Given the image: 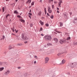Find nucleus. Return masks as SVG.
Returning a JSON list of instances; mask_svg holds the SVG:
<instances>
[{"mask_svg":"<svg viewBox=\"0 0 77 77\" xmlns=\"http://www.w3.org/2000/svg\"><path fill=\"white\" fill-rule=\"evenodd\" d=\"M44 38L46 41H50V40L51 39V37L48 35L45 36Z\"/></svg>","mask_w":77,"mask_h":77,"instance_id":"nucleus-1","label":"nucleus"},{"mask_svg":"<svg viewBox=\"0 0 77 77\" xmlns=\"http://www.w3.org/2000/svg\"><path fill=\"white\" fill-rule=\"evenodd\" d=\"M50 59L48 57H46L45 58V63L46 64L47 63H48V61H49Z\"/></svg>","mask_w":77,"mask_h":77,"instance_id":"nucleus-2","label":"nucleus"},{"mask_svg":"<svg viewBox=\"0 0 77 77\" xmlns=\"http://www.w3.org/2000/svg\"><path fill=\"white\" fill-rule=\"evenodd\" d=\"M47 9L49 13V14H51L52 12V10L51 9V8L50 7H47Z\"/></svg>","mask_w":77,"mask_h":77,"instance_id":"nucleus-3","label":"nucleus"},{"mask_svg":"<svg viewBox=\"0 0 77 77\" xmlns=\"http://www.w3.org/2000/svg\"><path fill=\"white\" fill-rule=\"evenodd\" d=\"M10 73V70H7L5 73V74L6 75H8Z\"/></svg>","mask_w":77,"mask_h":77,"instance_id":"nucleus-4","label":"nucleus"},{"mask_svg":"<svg viewBox=\"0 0 77 77\" xmlns=\"http://www.w3.org/2000/svg\"><path fill=\"white\" fill-rule=\"evenodd\" d=\"M53 42L54 43H57L58 42V40L56 38H54L53 39Z\"/></svg>","mask_w":77,"mask_h":77,"instance_id":"nucleus-5","label":"nucleus"},{"mask_svg":"<svg viewBox=\"0 0 77 77\" xmlns=\"http://www.w3.org/2000/svg\"><path fill=\"white\" fill-rule=\"evenodd\" d=\"M59 2H58V6L61 8V3H62V0H59Z\"/></svg>","mask_w":77,"mask_h":77,"instance_id":"nucleus-6","label":"nucleus"},{"mask_svg":"<svg viewBox=\"0 0 77 77\" xmlns=\"http://www.w3.org/2000/svg\"><path fill=\"white\" fill-rule=\"evenodd\" d=\"M14 48V46L13 45H10L8 47L9 50H11V49H12V48Z\"/></svg>","mask_w":77,"mask_h":77,"instance_id":"nucleus-7","label":"nucleus"},{"mask_svg":"<svg viewBox=\"0 0 77 77\" xmlns=\"http://www.w3.org/2000/svg\"><path fill=\"white\" fill-rule=\"evenodd\" d=\"M60 44H63V43H65L66 42V40H60Z\"/></svg>","mask_w":77,"mask_h":77,"instance_id":"nucleus-8","label":"nucleus"},{"mask_svg":"<svg viewBox=\"0 0 77 77\" xmlns=\"http://www.w3.org/2000/svg\"><path fill=\"white\" fill-rule=\"evenodd\" d=\"M22 38L23 39H24V40H27V39H28V38H27V37L26 36L24 37V35H22Z\"/></svg>","mask_w":77,"mask_h":77,"instance_id":"nucleus-9","label":"nucleus"},{"mask_svg":"<svg viewBox=\"0 0 77 77\" xmlns=\"http://www.w3.org/2000/svg\"><path fill=\"white\" fill-rule=\"evenodd\" d=\"M73 23H74V24H76L77 23V18H74L73 21Z\"/></svg>","mask_w":77,"mask_h":77,"instance_id":"nucleus-10","label":"nucleus"},{"mask_svg":"<svg viewBox=\"0 0 77 77\" xmlns=\"http://www.w3.org/2000/svg\"><path fill=\"white\" fill-rule=\"evenodd\" d=\"M63 15L64 16L65 18H68V16H67V15H66V13H64L63 14Z\"/></svg>","mask_w":77,"mask_h":77,"instance_id":"nucleus-11","label":"nucleus"},{"mask_svg":"<svg viewBox=\"0 0 77 77\" xmlns=\"http://www.w3.org/2000/svg\"><path fill=\"white\" fill-rule=\"evenodd\" d=\"M31 3V0H28L26 2V4H29Z\"/></svg>","mask_w":77,"mask_h":77,"instance_id":"nucleus-12","label":"nucleus"},{"mask_svg":"<svg viewBox=\"0 0 77 77\" xmlns=\"http://www.w3.org/2000/svg\"><path fill=\"white\" fill-rule=\"evenodd\" d=\"M20 21H21V22H22V23H24V22L25 21L23 19V17H22V18L20 19Z\"/></svg>","mask_w":77,"mask_h":77,"instance_id":"nucleus-13","label":"nucleus"},{"mask_svg":"<svg viewBox=\"0 0 77 77\" xmlns=\"http://www.w3.org/2000/svg\"><path fill=\"white\" fill-rule=\"evenodd\" d=\"M39 23H40L41 25H42V26H43V25H44V23L42 22V21H41V20H40L39 21Z\"/></svg>","mask_w":77,"mask_h":77,"instance_id":"nucleus-14","label":"nucleus"},{"mask_svg":"<svg viewBox=\"0 0 77 77\" xmlns=\"http://www.w3.org/2000/svg\"><path fill=\"white\" fill-rule=\"evenodd\" d=\"M4 69V67L0 68V71H2Z\"/></svg>","mask_w":77,"mask_h":77,"instance_id":"nucleus-15","label":"nucleus"},{"mask_svg":"<svg viewBox=\"0 0 77 77\" xmlns=\"http://www.w3.org/2000/svg\"><path fill=\"white\" fill-rule=\"evenodd\" d=\"M65 63V60H63L62 61V63L63 64H64V63Z\"/></svg>","mask_w":77,"mask_h":77,"instance_id":"nucleus-16","label":"nucleus"},{"mask_svg":"<svg viewBox=\"0 0 77 77\" xmlns=\"http://www.w3.org/2000/svg\"><path fill=\"white\" fill-rule=\"evenodd\" d=\"M47 45L48 46H49V45H52L50 43H48L47 44Z\"/></svg>","mask_w":77,"mask_h":77,"instance_id":"nucleus-17","label":"nucleus"},{"mask_svg":"<svg viewBox=\"0 0 77 77\" xmlns=\"http://www.w3.org/2000/svg\"><path fill=\"white\" fill-rule=\"evenodd\" d=\"M70 39H71V37H68L66 39L67 41H69V40H70Z\"/></svg>","mask_w":77,"mask_h":77,"instance_id":"nucleus-18","label":"nucleus"},{"mask_svg":"<svg viewBox=\"0 0 77 77\" xmlns=\"http://www.w3.org/2000/svg\"><path fill=\"white\" fill-rule=\"evenodd\" d=\"M60 26L61 27H62V26H63V23H62L61 22H60Z\"/></svg>","mask_w":77,"mask_h":77,"instance_id":"nucleus-19","label":"nucleus"},{"mask_svg":"<svg viewBox=\"0 0 77 77\" xmlns=\"http://www.w3.org/2000/svg\"><path fill=\"white\" fill-rule=\"evenodd\" d=\"M41 14H42V12L41 11H40L38 13V15H41Z\"/></svg>","mask_w":77,"mask_h":77,"instance_id":"nucleus-20","label":"nucleus"},{"mask_svg":"<svg viewBox=\"0 0 77 77\" xmlns=\"http://www.w3.org/2000/svg\"><path fill=\"white\" fill-rule=\"evenodd\" d=\"M17 17H18V18H22V17H21V16H20V15H17Z\"/></svg>","mask_w":77,"mask_h":77,"instance_id":"nucleus-21","label":"nucleus"},{"mask_svg":"<svg viewBox=\"0 0 77 77\" xmlns=\"http://www.w3.org/2000/svg\"><path fill=\"white\" fill-rule=\"evenodd\" d=\"M2 10L3 12H4L5 11V8L3 7L2 8Z\"/></svg>","mask_w":77,"mask_h":77,"instance_id":"nucleus-22","label":"nucleus"},{"mask_svg":"<svg viewBox=\"0 0 77 77\" xmlns=\"http://www.w3.org/2000/svg\"><path fill=\"white\" fill-rule=\"evenodd\" d=\"M14 14H18V12L17 11H15L14 12Z\"/></svg>","mask_w":77,"mask_h":77,"instance_id":"nucleus-23","label":"nucleus"},{"mask_svg":"<svg viewBox=\"0 0 77 77\" xmlns=\"http://www.w3.org/2000/svg\"><path fill=\"white\" fill-rule=\"evenodd\" d=\"M14 28H15V27L14 26L13 28L12 29V28H11V29L12 30L13 32H14Z\"/></svg>","mask_w":77,"mask_h":77,"instance_id":"nucleus-24","label":"nucleus"},{"mask_svg":"<svg viewBox=\"0 0 77 77\" xmlns=\"http://www.w3.org/2000/svg\"><path fill=\"white\" fill-rule=\"evenodd\" d=\"M34 2H32V3H31V5L32 6H33V5H34Z\"/></svg>","mask_w":77,"mask_h":77,"instance_id":"nucleus-25","label":"nucleus"},{"mask_svg":"<svg viewBox=\"0 0 77 77\" xmlns=\"http://www.w3.org/2000/svg\"><path fill=\"white\" fill-rule=\"evenodd\" d=\"M34 57L36 59H38V57H37V56L35 55V56H34Z\"/></svg>","mask_w":77,"mask_h":77,"instance_id":"nucleus-26","label":"nucleus"},{"mask_svg":"<svg viewBox=\"0 0 77 77\" xmlns=\"http://www.w3.org/2000/svg\"><path fill=\"white\" fill-rule=\"evenodd\" d=\"M10 15L9 14H8L6 16V18H8V17H9Z\"/></svg>","mask_w":77,"mask_h":77,"instance_id":"nucleus-27","label":"nucleus"},{"mask_svg":"<svg viewBox=\"0 0 77 77\" xmlns=\"http://www.w3.org/2000/svg\"><path fill=\"white\" fill-rule=\"evenodd\" d=\"M27 73H25L24 74V76L25 77H27Z\"/></svg>","mask_w":77,"mask_h":77,"instance_id":"nucleus-28","label":"nucleus"},{"mask_svg":"<svg viewBox=\"0 0 77 77\" xmlns=\"http://www.w3.org/2000/svg\"><path fill=\"white\" fill-rule=\"evenodd\" d=\"M53 15H52L50 17V18L51 19H53Z\"/></svg>","mask_w":77,"mask_h":77,"instance_id":"nucleus-29","label":"nucleus"},{"mask_svg":"<svg viewBox=\"0 0 77 77\" xmlns=\"http://www.w3.org/2000/svg\"><path fill=\"white\" fill-rule=\"evenodd\" d=\"M54 5H52V9H53V8H54Z\"/></svg>","mask_w":77,"mask_h":77,"instance_id":"nucleus-30","label":"nucleus"},{"mask_svg":"<svg viewBox=\"0 0 77 77\" xmlns=\"http://www.w3.org/2000/svg\"><path fill=\"white\" fill-rule=\"evenodd\" d=\"M3 63L2 62H0V66L2 65Z\"/></svg>","mask_w":77,"mask_h":77,"instance_id":"nucleus-31","label":"nucleus"},{"mask_svg":"<svg viewBox=\"0 0 77 77\" xmlns=\"http://www.w3.org/2000/svg\"><path fill=\"white\" fill-rule=\"evenodd\" d=\"M42 0H41L39 1V2L40 3H42Z\"/></svg>","mask_w":77,"mask_h":77,"instance_id":"nucleus-32","label":"nucleus"},{"mask_svg":"<svg viewBox=\"0 0 77 77\" xmlns=\"http://www.w3.org/2000/svg\"><path fill=\"white\" fill-rule=\"evenodd\" d=\"M33 26V24H30V27H32Z\"/></svg>","mask_w":77,"mask_h":77,"instance_id":"nucleus-33","label":"nucleus"},{"mask_svg":"<svg viewBox=\"0 0 77 77\" xmlns=\"http://www.w3.org/2000/svg\"><path fill=\"white\" fill-rule=\"evenodd\" d=\"M53 0H49V2L50 3L51 2H53Z\"/></svg>","mask_w":77,"mask_h":77,"instance_id":"nucleus-34","label":"nucleus"},{"mask_svg":"<svg viewBox=\"0 0 77 77\" xmlns=\"http://www.w3.org/2000/svg\"><path fill=\"white\" fill-rule=\"evenodd\" d=\"M57 56H60V53H59L57 54Z\"/></svg>","mask_w":77,"mask_h":77,"instance_id":"nucleus-35","label":"nucleus"},{"mask_svg":"<svg viewBox=\"0 0 77 77\" xmlns=\"http://www.w3.org/2000/svg\"><path fill=\"white\" fill-rule=\"evenodd\" d=\"M40 32H41V31H42V28H41L40 29Z\"/></svg>","mask_w":77,"mask_h":77,"instance_id":"nucleus-36","label":"nucleus"},{"mask_svg":"<svg viewBox=\"0 0 77 77\" xmlns=\"http://www.w3.org/2000/svg\"><path fill=\"white\" fill-rule=\"evenodd\" d=\"M29 15H30V16H31V15H32V13H29Z\"/></svg>","mask_w":77,"mask_h":77,"instance_id":"nucleus-37","label":"nucleus"},{"mask_svg":"<svg viewBox=\"0 0 77 77\" xmlns=\"http://www.w3.org/2000/svg\"><path fill=\"white\" fill-rule=\"evenodd\" d=\"M44 11H45V12H46L47 11V10H46V8H45V9H44Z\"/></svg>","mask_w":77,"mask_h":77,"instance_id":"nucleus-38","label":"nucleus"},{"mask_svg":"<svg viewBox=\"0 0 77 77\" xmlns=\"http://www.w3.org/2000/svg\"><path fill=\"white\" fill-rule=\"evenodd\" d=\"M45 26H48V24H45Z\"/></svg>","mask_w":77,"mask_h":77,"instance_id":"nucleus-39","label":"nucleus"},{"mask_svg":"<svg viewBox=\"0 0 77 77\" xmlns=\"http://www.w3.org/2000/svg\"><path fill=\"white\" fill-rule=\"evenodd\" d=\"M34 63L35 64L36 63V61H34Z\"/></svg>","mask_w":77,"mask_h":77,"instance_id":"nucleus-40","label":"nucleus"},{"mask_svg":"<svg viewBox=\"0 0 77 77\" xmlns=\"http://www.w3.org/2000/svg\"><path fill=\"white\" fill-rule=\"evenodd\" d=\"M47 15H48V16H50V14H49L48 13H47Z\"/></svg>","mask_w":77,"mask_h":77,"instance_id":"nucleus-41","label":"nucleus"},{"mask_svg":"<svg viewBox=\"0 0 77 77\" xmlns=\"http://www.w3.org/2000/svg\"><path fill=\"white\" fill-rule=\"evenodd\" d=\"M5 38V36L4 35L3 36V39H4V38Z\"/></svg>","mask_w":77,"mask_h":77,"instance_id":"nucleus-42","label":"nucleus"},{"mask_svg":"<svg viewBox=\"0 0 77 77\" xmlns=\"http://www.w3.org/2000/svg\"><path fill=\"white\" fill-rule=\"evenodd\" d=\"M56 32H57V33H60V32L58 31H57Z\"/></svg>","mask_w":77,"mask_h":77,"instance_id":"nucleus-43","label":"nucleus"},{"mask_svg":"<svg viewBox=\"0 0 77 77\" xmlns=\"http://www.w3.org/2000/svg\"><path fill=\"white\" fill-rule=\"evenodd\" d=\"M18 69H21V67H17Z\"/></svg>","mask_w":77,"mask_h":77,"instance_id":"nucleus-44","label":"nucleus"},{"mask_svg":"<svg viewBox=\"0 0 77 77\" xmlns=\"http://www.w3.org/2000/svg\"><path fill=\"white\" fill-rule=\"evenodd\" d=\"M57 11H59V8H57Z\"/></svg>","mask_w":77,"mask_h":77,"instance_id":"nucleus-45","label":"nucleus"},{"mask_svg":"<svg viewBox=\"0 0 77 77\" xmlns=\"http://www.w3.org/2000/svg\"><path fill=\"white\" fill-rule=\"evenodd\" d=\"M74 65H77V63H74Z\"/></svg>","mask_w":77,"mask_h":77,"instance_id":"nucleus-46","label":"nucleus"},{"mask_svg":"<svg viewBox=\"0 0 77 77\" xmlns=\"http://www.w3.org/2000/svg\"><path fill=\"white\" fill-rule=\"evenodd\" d=\"M41 36H44V34H41Z\"/></svg>","mask_w":77,"mask_h":77,"instance_id":"nucleus-47","label":"nucleus"},{"mask_svg":"<svg viewBox=\"0 0 77 77\" xmlns=\"http://www.w3.org/2000/svg\"><path fill=\"white\" fill-rule=\"evenodd\" d=\"M57 13H58V14L59 13V11H58V10L57 11Z\"/></svg>","mask_w":77,"mask_h":77,"instance_id":"nucleus-48","label":"nucleus"},{"mask_svg":"<svg viewBox=\"0 0 77 77\" xmlns=\"http://www.w3.org/2000/svg\"><path fill=\"white\" fill-rule=\"evenodd\" d=\"M32 11V10H31V9H30L29 11V12H30V13H31V11Z\"/></svg>","mask_w":77,"mask_h":77,"instance_id":"nucleus-49","label":"nucleus"},{"mask_svg":"<svg viewBox=\"0 0 77 77\" xmlns=\"http://www.w3.org/2000/svg\"><path fill=\"white\" fill-rule=\"evenodd\" d=\"M29 17L30 18H31V16H30L29 15Z\"/></svg>","mask_w":77,"mask_h":77,"instance_id":"nucleus-50","label":"nucleus"},{"mask_svg":"<svg viewBox=\"0 0 77 77\" xmlns=\"http://www.w3.org/2000/svg\"><path fill=\"white\" fill-rule=\"evenodd\" d=\"M16 2H18V0H15Z\"/></svg>","mask_w":77,"mask_h":77,"instance_id":"nucleus-51","label":"nucleus"},{"mask_svg":"<svg viewBox=\"0 0 77 77\" xmlns=\"http://www.w3.org/2000/svg\"><path fill=\"white\" fill-rule=\"evenodd\" d=\"M18 30H17V31H16V33H18Z\"/></svg>","mask_w":77,"mask_h":77,"instance_id":"nucleus-52","label":"nucleus"},{"mask_svg":"<svg viewBox=\"0 0 77 77\" xmlns=\"http://www.w3.org/2000/svg\"><path fill=\"white\" fill-rule=\"evenodd\" d=\"M27 42H25V44H26V43H27Z\"/></svg>","mask_w":77,"mask_h":77,"instance_id":"nucleus-53","label":"nucleus"},{"mask_svg":"<svg viewBox=\"0 0 77 77\" xmlns=\"http://www.w3.org/2000/svg\"><path fill=\"white\" fill-rule=\"evenodd\" d=\"M9 0H6V2H9Z\"/></svg>","mask_w":77,"mask_h":77,"instance_id":"nucleus-54","label":"nucleus"},{"mask_svg":"<svg viewBox=\"0 0 77 77\" xmlns=\"http://www.w3.org/2000/svg\"><path fill=\"white\" fill-rule=\"evenodd\" d=\"M18 45H20V44H17Z\"/></svg>","mask_w":77,"mask_h":77,"instance_id":"nucleus-55","label":"nucleus"},{"mask_svg":"<svg viewBox=\"0 0 77 77\" xmlns=\"http://www.w3.org/2000/svg\"><path fill=\"white\" fill-rule=\"evenodd\" d=\"M45 14H47V11H45Z\"/></svg>","mask_w":77,"mask_h":77,"instance_id":"nucleus-56","label":"nucleus"},{"mask_svg":"<svg viewBox=\"0 0 77 77\" xmlns=\"http://www.w3.org/2000/svg\"><path fill=\"white\" fill-rule=\"evenodd\" d=\"M54 73H53L52 74V75H54Z\"/></svg>","mask_w":77,"mask_h":77,"instance_id":"nucleus-57","label":"nucleus"},{"mask_svg":"<svg viewBox=\"0 0 77 77\" xmlns=\"http://www.w3.org/2000/svg\"><path fill=\"white\" fill-rule=\"evenodd\" d=\"M9 21H11V19H10Z\"/></svg>","mask_w":77,"mask_h":77,"instance_id":"nucleus-58","label":"nucleus"},{"mask_svg":"<svg viewBox=\"0 0 77 77\" xmlns=\"http://www.w3.org/2000/svg\"><path fill=\"white\" fill-rule=\"evenodd\" d=\"M54 3H56V2H54Z\"/></svg>","mask_w":77,"mask_h":77,"instance_id":"nucleus-59","label":"nucleus"},{"mask_svg":"<svg viewBox=\"0 0 77 77\" xmlns=\"http://www.w3.org/2000/svg\"><path fill=\"white\" fill-rule=\"evenodd\" d=\"M74 64V63H72V65H73Z\"/></svg>","mask_w":77,"mask_h":77,"instance_id":"nucleus-60","label":"nucleus"},{"mask_svg":"<svg viewBox=\"0 0 77 77\" xmlns=\"http://www.w3.org/2000/svg\"><path fill=\"white\" fill-rule=\"evenodd\" d=\"M22 1H24V0H21Z\"/></svg>","mask_w":77,"mask_h":77,"instance_id":"nucleus-61","label":"nucleus"},{"mask_svg":"<svg viewBox=\"0 0 77 77\" xmlns=\"http://www.w3.org/2000/svg\"><path fill=\"white\" fill-rule=\"evenodd\" d=\"M15 31H16V29H15Z\"/></svg>","mask_w":77,"mask_h":77,"instance_id":"nucleus-62","label":"nucleus"},{"mask_svg":"<svg viewBox=\"0 0 77 77\" xmlns=\"http://www.w3.org/2000/svg\"><path fill=\"white\" fill-rule=\"evenodd\" d=\"M52 74V73H51V74Z\"/></svg>","mask_w":77,"mask_h":77,"instance_id":"nucleus-63","label":"nucleus"},{"mask_svg":"<svg viewBox=\"0 0 77 77\" xmlns=\"http://www.w3.org/2000/svg\"><path fill=\"white\" fill-rule=\"evenodd\" d=\"M76 0V1H77V0Z\"/></svg>","mask_w":77,"mask_h":77,"instance_id":"nucleus-64","label":"nucleus"}]
</instances>
